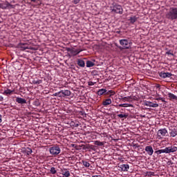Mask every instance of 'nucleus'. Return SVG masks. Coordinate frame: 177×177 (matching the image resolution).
<instances>
[{"label": "nucleus", "mask_w": 177, "mask_h": 177, "mask_svg": "<svg viewBox=\"0 0 177 177\" xmlns=\"http://www.w3.org/2000/svg\"><path fill=\"white\" fill-rule=\"evenodd\" d=\"M66 50L67 52H70L72 56H77V55H79V53H81V52H82V50L71 48H67Z\"/></svg>", "instance_id": "6e6552de"}, {"label": "nucleus", "mask_w": 177, "mask_h": 177, "mask_svg": "<svg viewBox=\"0 0 177 177\" xmlns=\"http://www.w3.org/2000/svg\"><path fill=\"white\" fill-rule=\"evenodd\" d=\"M145 151L147 153L148 156H153V153H154V150L151 146H147L145 147Z\"/></svg>", "instance_id": "f8f14e48"}, {"label": "nucleus", "mask_w": 177, "mask_h": 177, "mask_svg": "<svg viewBox=\"0 0 177 177\" xmlns=\"http://www.w3.org/2000/svg\"><path fill=\"white\" fill-rule=\"evenodd\" d=\"M62 174L65 177H68L70 176V171H68L67 169H64L63 170H62Z\"/></svg>", "instance_id": "412c9836"}, {"label": "nucleus", "mask_w": 177, "mask_h": 177, "mask_svg": "<svg viewBox=\"0 0 177 177\" xmlns=\"http://www.w3.org/2000/svg\"><path fill=\"white\" fill-rule=\"evenodd\" d=\"M81 0H73V3L75 4V5H77V3H80V1Z\"/></svg>", "instance_id": "4c0bfd02"}, {"label": "nucleus", "mask_w": 177, "mask_h": 177, "mask_svg": "<svg viewBox=\"0 0 177 177\" xmlns=\"http://www.w3.org/2000/svg\"><path fill=\"white\" fill-rule=\"evenodd\" d=\"M155 174L153 171H147L146 174V176H155Z\"/></svg>", "instance_id": "2f4dec72"}, {"label": "nucleus", "mask_w": 177, "mask_h": 177, "mask_svg": "<svg viewBox=\"0 0 177 177\" xmlns=\"http://www.w3.org/2000/svg\"><path fill=\"white\" fill-rule=\"evenodd\" d=\"M61 97H66V96H70L71 95V91L69 90H62L60 91Z\"/></svg>", "instance_id": "ddd939ff"}, {"label": "nucleus", "mask_w": 177, "mask_h": 177, "mask_svg": "<svg viewBox=\"0 0 177 177\" xmlns=\"http://www.w3.org/2000/svg\"><path fill=\"white\" fill-rule=\"evenodd\" d=\"M102 104L104 106H109V104H111V99L107 98L104 101H103Z\"/></svg>", "instance_id": "aec40b11"}, {"label": "nucleus", "mask_w": 177, "mask_h": 177, "mask_svg": "<svg viewBox=\"0 0 177 177\" xmlns=\"http://www.w3.org/2000/svg\"><path fill=\"white\" fill-rule=\"evenodd\" d=\"M119 168L120 169V171H123L124 172L128 171V169H129V165H120Z\"/></svg>", "instance_id": "4468645a"}, {"label": "nucleus", "mask_w": 177, "mask_h": 177, "mask_svg": "<svg viewBox=\"0 0 177 177\" xmlns=\"http://www.w3.org/2000/svg\"><path fill=\"white\" fill-rule=\"evenodd\" d=\"M86 64L88 68L93 67V66H95V63L92 62V61H87Z\"/></svg>", "instance_id": "393cba45"}, {"label": "nucleus", "mask_w": 177, "mask_h": 177, "mask_svg": "<svg viewBox=\"0 0 177 177\" xmlns=\"http://www.w3.org/2000/svg\"><path fill=\"white\" fill-rule=\"evenodd\" d=\"M2 122V115H0V124Z\"/></svg>", "instance_id": "37998d69"}, {"label": "nucleus", "mask_w": 177, "mask_h": 177, "mask_svg": "<svg viewBox=\"0 0 177 177\" xmlns=\"http://www.w3.org/2000/svg\"><path fill=\"white\" fill-rule=\"evenodd\" d=\"M160 100H161L163 103L165 102V98L161 97V98H160Z\"/></svg>", "instance_id": "79ce46f5"}, {"label": "nucleus", "mask_w": 177, "mask_h": 177, "mask_svg": "<svg viewBox=\"0 0 177 177\" xmlns=\"http://www.w3.org/2000/svg\"><path fill=\"white\" fill-rule=\"evenodd\" d=\"M169 131H170V132H169L170 136L171 138H175V136H177V129H175V128L171 129Z\"/></svg>", "instance_id": "a211bd4d"}, {"label": "nucleus", "mask_w": 177, "mask_h": 177, "mask_svg": "<svg viewBox=\"0 0 177 177\" xmlns=\"http://www.w3.org/2000/svg\"><path fill=\"white\" fill-rule=\"evenodd\" d=\"M14 93L15 90H10L9 88H7L3 91V94L6 95V96H10V95H13Z\"/></svg>", "instance_id": "2eb2a0df"}, {"label": "nucleus", "mask_w": 177, "mask_h": 177, "mask_svg": "<svg viewBox=\"0 0 177 177\" xmlns=\"http://www.w3.org/2000/svg\"><path fill=\"white\" fill-rule=\"evenodd\" d=\"M171 75L172 73H171L160 72L159 73V76L161 77V78H171Z\"/></svg>", "instance_id": "9b49d317"}, {"label": "nucleus", "mask_w": 177, "mask_h": 177, "mask_svg": "<svg viewBox=\"0 0 177 177\" xmlns=\"http://www.w3.org/2000/svg\"><path fill=\"white\" fill-rule=\"evenodd\" d=\"M156 100H161V97H157L156 98Z\"/></svg>", "instance_id": "c03bdc74"}, {"label": "nucleus", "mask_w": 177, "mask_h": 177, "mask_svg": "<svg viewBox=\"0 0 177 177\" xmlns=\"http://www.w3.org/2000/svg\"><path fill=\"white\" fill-rule=\"evenodd\" d=\"M25 153H27L28 156H30L32 153V149L30 148H26L25 150Z\"/></svg>", "instance_id": "c85d7f7f"}, {"label": "nucleus", "mask_w": 177, "mask_h": 177, "mask_svg": "<svg viewBox=\"0 0 177 177\" xmlns=\"http://www.w3.org/2000/svg\"><path fill=\"white\" fill-rule=\"evenodd\" d=\"M82 147H83L84 150H86V149H93V146L91 145H82Z\"/></svg>", "instance_id": "b1692460"}, {"label": "nucleus", "mask_w": 177, "mask_h": 177, "mask_svg": "<svg viewBox=\"0 0 177 177\" xmlns=\"http://www.w3.org/2000/svg\"><path fill=\"white\" fill-rule=\"evenodd\" d=\"M19 48H21V50H26V49H30V50H35L34 47H31L27 43H21L19 45Z\"/></svg>", "instance_id": "0eeeda50"}, {"label": "nucleus", "mask_w": 177, "mask_h": 177, "mask_svg": "<svg viewBox=\"0 0 177 177\" xmlns=\"http://www.w3.org/2000/svg\"><path fill=\"white\" fill-rule=\"evenodd\" d=\"M88 85H89V86H92L95 85V83L93 82H89Z\"/></svg>", "instance_id": "58836bf2"}, {"label": "nucleus", "mask_w": 177, "mask_h": 177, "mask_svg": "<svg viewBox=\"0 0 177 177\" xmlns=\"http://www.w3.org/2000/svg\"><path fill=\"white\" fill-rule=\"evenodd\" d=\"M133 147H136H136H140V146L138 145V144H133Z\"/></svg>", "instance_id": "a19ab883"}, {"label": "nucleus", "mask_w": 177, "mask_h": 177, "mask_svg": "<svg viewBox=\"0 0 177 177\" xmlns=\"http://www.w3.org/2000/svg\"><path fill=\"white\" fill-rule=\"evenodd\" d=\"M118 117L119 118H127V117H128V115H127V114H119V115H118Z\"/></svg>", "instance_id": "473e14b6"}, {"label": "nucleus", "mask_w": 177, "mask_h": 177, "mask_svg": "<svg viewBox=\"0 0 177 177\" xmlns=\"http://www.w3.org/2000/svg\"><path fill=\"white\" fill-rule=\"evenodd\" d=\"M177 151V147L175 145H171L170 147H165L163 149H159L155 151L156 154H162V153H165L166 154H169L171 153H176Z\"/></svg>", "instance_id": "f03ea898"}, {"label": "nucleus", "mask_w": 177, "mask_h": 177, "mask_svg": "<svg viewBox=\"0 0 177 177\" xmlns=\"http://www.w3.org/2000/svg\"><path fill=\"white\" fill-rule=\"evenodd\" d=\"M167 95H168L169 100H171V102L174 100H177V96L175 95L174 93H168Z\"/></svg>", "instance_id": "f3484780"}, {"label": "nucleus", "mask_w": 177, "mask_h": 177, "mask_svg": "<svg viewBox=\"0 0 177 177\" xmlns=\"http://www.w3.org/2000/svg\"><path fill=\"white\" fill-rule=\"evenodd\" d=\"M165 17L171 21L177 20V7H171L165 14Z\"/></svg>", "instance_id": "f257e3e1"}, {"label": "nucleus", "mask_w": 177, "mask_h": 177, "mask_svg": "<svg viewBox=\"0 0 177 177\" xmlns=\"http://www.w3.org/2000/svg\"><path fill=\"white\" fill-rule=\"evenodd\" d=\"M145 106H147V107H158V104L157 103H153L150 101H145L144 102Z\"/></svg>", "instance_id": "9d476101"}, {"label": "nucleus", "mask_w": 177, "mask_h": 177, "mask_svg": "<svg viewBox=\"0 0 177 177\" xmlns=\"http://www.w3.org/2000/svg\"><path fill=\"white\" fill-rule=\"evenodd\" d=\"M34 104H35V106H36V107H38V106H41V103L39 102V100L35 101Z\"/></svg>", "instance_id": "f704fd0d"}, {"label": "nucleus", "mask_w": 177, "mask_h": 177, "mask_svg": "<svg viewBox=\"0 0 177 177\" xmlns=\"http://www.w3.org/2000/svg\"><path fill=\"white\" fill-rule=\"evenodd\" d=\"M120 44L123 46V49H131V46H132V43L126 39H120Z\"/></svg>", "instance_id": "39448f33"}, {"label": "nucleus", "mask_w": 177, "mask_h": 177, "mask_svg": "<svg viewBox=\"0 0 177 177\" xmlns=\"http://www.w3.org/2000/svg\"><path fill=\"white\" fill-rule=\"evenodd\" d=\"M157 88H160V85H158V86H157Z\"/></svg>", "instance_id": "49530a36"}, {"label": "nucleus", "mask_w": 177, "mask_h": 177, "mask_svg": "<svg viewBox=\"0 0 177 177\" xmlns=\"http://www.w3.org/2000/svg\"><path fill=\"white\" fill-rule=\"evenodd\" d=\"M50 154L56 157L58 154H60L62 150L60 149V147L58 145H54L49 149Z\"/></svg>", "instance_id": "20e7f679"}, {"label": "nucleus", "mask_w": 177, "mask_h": 177, "mask_svg": "<svg viewBox=\"0 0 177 177\" xmlns=\"http://www.w3.org/2000/svg\"><path fill=\"white\" fill-rule=\"evenodd\" d=\"M114 93H115L113 90H111L109 91H106V92L105 93V95H111H111H114Z\"/></svg>", "instance_id": "72a5a7b5"}, {"label": "nucleus", "mask_w": 177, "mask_h": 177, "mask_svg": "<svg viewBox=\"0 0 177 177\" xmlns=\"http://www.w3.org/2000/svg\"><path fill=\"white\" fill-rule=\"evenodd\" d=\"M167 133H168V131H167L165 129H161L158 130V136L160 138H164V136H165V135H167Z\"/></svg>", "instance_id": "1a4fd4ad"}, {"label": "nucleus", "mask_w": 177, "mask_h": 177, "mask_svg": "<svg viewBox=\"0 0 177 177\" xmlns=\"http://www.w3.org/2000/svg\"><path fill=\"white\" fill-rule=\"evenodd\" d=\"M0 102H3V96L0 95Z\"/></svg>", "instance_id": "ea45409f"}, {"label": "nucleus", "mask_w": 177, "mask_h": 177, "mask_svg": "<svg viewBox=\"0 0 177 177\" xmlns=\"http://www.w3.org/2000/svg\"><path fill=\"white\" fill-rule=\"evenodd\" d=\"M106 92H107V90H106L104 88H101L97 91V95L99 96H102V95H104V93H106Z\"/></svg>", "instance_id": "4be33fe9"}, {"label": "nucleus", "mask_w": 177, "mask_h": 177, "mask_svg": "<svg viewBox=\"0 0 177 177\" xmlns=\"http://www.w3.org/2000/svg\"><path fill=\"white\" fill-rule=\"evenodd\" d=\"M111 11L113 13H117L118 15H122L124 10L121 5L118 4L117 3H113L110 7Z\"/></svg>", "instance_id": "7ed1b4c3"}, {"label": "nucleus", "mask_w": 177, "mask_h": 177, "mask_svg": "<svg viewBox=\"0 0 177 177\" xmlns=\"http://www.w3.org/2000/svg\"><path fill=\"white\" fill-rule=\"evenodd\" d=\"M50 174H52L53 175H55V174H56V172H57V171H56V168L55 167H51L50 169Z\"/></svg>", "instance_id": "7c9ffc66"}, {"label": "nucleus", "mask_w": 177, "mask_h": 177, "mask_svg": "<svg viewBox=\"0 0 177 177\" xmlns=\"http://www.w3.org/2000/svg\"><path fill=\"white\" fill-rule=\"evenodd\" d=\"M138 21V17L136 16L130 17L129 21L131 24H134Z\"/></svg>", "instance_id": "6ab92c4d"}, {"label": "nucleus", "mask_w": 177, "mask_h": 177, "mask_svg": "<svg viewBox=\"0 0 177 177\" xmlns=\"http://www.w3.org/2000/svg\"><path fill=\"white\" fill-rule=\"evenodd\" d=\"M82 164H83L85 168H89V167H91V164L85 160H82Z\"/></svg>", "instance_id": "a878e982"}, {"label": "nucleus", "mask_w": 177, "mask_h": 177, "mask_svg": "<svg viewBox=\"0 0 177 177\" xmlns=\"http://www.w3.org/2000/svg\"><path fill=\"white\" fill-rule=\"evenodd\" d=\"M1 9H15V6L10 3L9 1H6L5 3H0Z\"/></svg>", "instance_id": "423d86ee"}, {"label": "nucleus", "mask_w": 177, "mask_h": 177, "mask_svg": "<svg viewBox=\"0 0 177 177\" xmlns=\"http://www.w3.org/2000/svg\"><path fill=\"white\" fill-rule=\"evenodd\" d=\"M132 104H119V107H131Z\"/></svg>", "instance_id": "c756f323"}, {"label": "nucleus", "mask_w": 177, "mask_h": 177, "mask_svg": "<svg viewBox=\"0 0 177 177\" xmlns=\"http://www.w3.org/2000/svg\"><path fill=\"white\" fill-rule=\"evenodd\" d=\"M32 2H36L37 0H30Z\"/></svg>", "instance_id": "a18cd8bd"}, {"label": "nucleus", "mask_w": 177, "mask_h": 177, "mask_svg": "<svg viewBox=\"0 0 177 177\" xmlns=\"http://www.w3.org/2000/svg\"><path fill=\"white\" fill-rule=\"evenodd\" d=\"M53 96H58V97H62L60 91L55 93L53 95Z\"/></svg>", "instance_id": "c9c22d12"}, {"label": "nucleus", "mask_w": 177, "mask_h": 177, "mask_svg": "<svg viewBox=\"0 0 177 177\" xmlns=\"http://www.w3.org/2000/svg\"><path fill=\"white\" fill-rule=\"evenodd\" d=\"M77 65L80 67H85V62L82 59H78L77 60Z\"/></svg>", "instance_id": "5701e85b"}, {"label": "nucleus", "mask_w": 177, "mask_h": 177, "mask_svg": "<svg viewBox=\"0 0 177 177\" xmlns=\"http://www.w3.org/2000/svg\"><path fill=\"white\" fill-rule=\"evenodd\" d=\"M166 55H171V56H174V53H172V50H169L166 52Z\"/></svg>", "instance_id": "e433bc0d"}, {"label": "nucleus", "mask_w": 177, "mask_h": 177, "mask_svg": "<svg viewBox=\"0 0 177 177\" xmlns=\"http://www.w3.org/2000/svg\"><path fill=\"white\" fill-rule=\"evenodd\" d=\"M94 145L96 146H104V142H100V140H96L94 142Z\"/></svg>", "instance_id": "bb28decb"}, {"label": "nucleus", "mask_w": 177, "mask_h": 177, "mask_svg": "<svg viewBox=\"0 0 177 177\" xmlns=\"http://www.w3.org/2000/svg\"><path fill=\"white\" fill-rule=\"evenodd\" d=\"M0 23H1V21H0Z\"/></svg>", "instance_id": "de8ad7c7"}, {"label": "nucleus", "mask_w": 177, "mask_h": 177, "mask_svg": "<svg viewBox=\"0 0 177 177\" xmlns=\"http://www.w3.org/2000/svg\"><path fill=\"white\" fill-rule=\"evenodd\" d=\"M32 84L34 85H39V84H42V80H32Z\"/></svg>", "instance_id": "cd10ccee"}, {"label": "nucleus", "mask_w": 177, "mask_h": 177, "mask_svg": "<svg viewBox=\"0 0 177 177\" xmlns=\"http://www.w3.org/2000/svg\"><path fill=\"white\" fill-rule=\"evenodd\" d=\"M17 103H19V104H26L27 103V101L26 99L21 98V97H17L16 98Z\"/></svg>", "instance_id": "dca6fc26"}]
</instances>
